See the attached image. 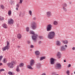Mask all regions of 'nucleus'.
Returning a JSON list of instances; mask_svg holds the SVG:
<instances>
[{
	"instance_id": "obj_1",
	"label": "nucleus",
	"mask_w": 75,
	"mask_h": 75,
	"mask_svg": "<svg viewBox=\"0 0 75 75\" xmlns=\"http://www.w3.org/2000/svg\"><path fill=\"white\" fill-rule=\"evenodd\" d=\"M55 35V33L54 31L50 32L48 35V37L49 39H53L54 38V36Z\"/></svg>"
},
{
	"instance_id": "obj_2",
	"label": "nucleus",
	"mask_w": 75,
	"mask_h": 75,
	"mask_svg": "<svg viewBox=\"0 0 75 75\" xmlns=\"http://www.w3.org/2000/svg\"><path fill=\"white\" fill-rule=\"evenodd\" d=\"M30 34H33V35H32V40H34V41H35L37 38L38 35H37V34H35V33H34L33 31H30Z\"/></svg>"
},
{
	"instance_id": "obj_3",
	"label": "nucleus",
	"mask_w": 75,
	"mask_h": 75,
	"mask_svg": "<svg viewBox=\"0 0 75 75\" xmlns=\"http://www.w3.org/2000/svg\"><path fill=\"white\" fill-rule=\"evenodd\" d=\"M16 64V62L13 61L11 63H7V65L9 68L12 69V68H13V67H14V65Z\"/></svg>"
},
{
	"instance_id": "obj_4",
	"label": "nucleus",
	"mask_w": 75,
	"mask_h": 75,
	"mask_svg": "<svg viewBox=\"0 0 75 75\" xmlns=\"http://www.w3.org/2000/svg\"><path fill=\"white\" fill-rule=\"evenodd\" d=\"M7 45L6 46H5L2 48V50L3 51H6V50H8L10 48V42L8 41H7Z\"/></svg>"
},
{
	"instance_id": "obj_5",
	"label": "nucleus",
	"mask_w": 75,
	"mask_h": 75,
	"mask_svg": "<svg viewBox=\"0 0 75 75\" xmlns=\"http://www.w3.org/2000/svg\"><path fill=\"white\" fill-rule=\"evenodd\" d=\"M31 27L33 30H35L37 28V26H36V23L35 22H33L31 23Z\"/></svg>"
},
{
	"instance_id": "obj_6",
	"label": "nucleus",
	"mask_w": 75,
	"mask_h": 75,
	"mask_svg": "<svg viewBox=\"0 0 75 75\" xmlns=\"http://www.w3.org/2000/svg\"><path fill=\"white\" fill-rule=\"evenodd\" d=\"M61 67V65L59 63H57L55 65V68L56 69H60Z\"/></svg>"
},
{
	"instance_id": "obj_7",
	"label": "nucleus",
	"mask_w": 75,
	"mask_h": 75,
	"mask_svg": "<svg viewBox=\"0 0 75 75\" xmlns=\"http://www.w3.org/2000/svg\"><path fill=\"white\" fill-rule=\"evenodd\" d=\"M52 26L51 24L48 25L47 27V31H50L52 29Z\"/></svg>"
},
{
	"instance_id": "obj_8",
	"label": "nucleus",
	"mask_w": 75,
	"mask_h": 75,
	"mask_svg": "<svg viewBox=\"0 0 75 75\" xmlns=\"http://www.w3.org/2000/svg\"><path fill=\"white\" fill-rule=\"evenodd\" d=\"M8 23L9 24H13L14 23V20L11 18L8 19Z\"/></svg>"
},
{
	"instance_id": "obj_9",
	"label": "nucleus",
	"mask_w": 75,
	"mask_h": 75,
	"mask_svg": "<svg viewBox=\"0 0 75 75\" xmlns=\"http://www.w3.org/2000/svg\"><path fill=\"white\" fill-rule=\"evenodd\" d=\"M55 59L53 58H52L50 59V64L52 65H54L55 64V62H54Z\"/></svg>"
},
{
	"instance_id": "obj_10",
	"label": "nucleus",
	"mask_w": 75,
	"mask_h": 75,
	"mask_svg": "<svg viewBox=\"0 0 75 75\" xmlns=\"http://www.w3.org/2000/svg\"><path fill=\"white\" fill-rule=\"evenodd\" d=\"M47 16L48 17H50V16H51V12L50 11H48L47 12Z\"/></svg>"
},
{
	"instance_id": "obj_11",
	"label": "nucleus",
	"mask_w": 75,
	"mask_h": 75,
	"mask_svg": "<svg viewBox=\"0 0 75 75\" xmlns=\"http://www.w3.org/2000/svg\"><path fill=\"white\" fill-rule=\"evenodd\" d=\"M41 65L40 63H38L36 65L37 68L38 69H40V68H41Z\"/></svg>"
},
{
	"instance_id": "obj_12",
	"label": "nucleus",
	"mask_w": 75,
	"mask_h": 75,
	"mask_svg": "<svg viewBox=\"0 0 75 75\" xmlns=\"http://www.w3.org/2000/svg\"><path fill=\"white\" fill-rule=\"evenodd\" d=\"M34 59H32L30 61V65L31 66H33L34 65Z\"/></svg>"
},
{
	"instance_id": "obj_13",
	"label": "nucleus",
	"mask_w": 75,
	"mask_h": 75,
	"mask_svg": "<svg viewBox=\"0 0 75 75\" xmlns=\"http://www.w3.org/2000/svg\"><path fill=\"white\" fill-rule=\"evenodd\" d=\"M65 50H66V49L65 48V47H64V46H62L60 48L61 51H65Z\"/></svg>"
},
{
	"instance_id": "obj_14",
	"label": "nucleus",
	"mask_w": 75,
	"mask_h": 75,
	"mask_svg": "<svg viewBox=\"0 0 75 75\" xmlns=\"http://www.w3.org/2000/svg\"><path fill=\"white\" fill-rule=\"evenodd\" d=\"M62 42L65 44H68V41L67 40H62Z\"/></svg>"
},
{
	"instance_id": "obj_15",
	"label": "nucleus",
	"mask_w": 75,
	"mask_h": 75,
	"mask_svg": "<svg viewBox=\"0 0 75 75\" xmlns=\"http://www.w3.org/2000/svg\"><path fill=\"white\" fill-rule=\"evenodd\" d=\"M17 38L19 39H20L21 38V35L20 33L18 34L17 35Z\"/></svg>"
},
{
	"instance_id": "obj_16",
	"label": "nucleus",
	"mask_w": 75,
	"mask_h": 75,
	"mask_svg": "<svg viewBox=\"0 0 75 75\" xmlns=\"http://www.w3.org/2000/svg\"><path fill=\"white\" fill-rule=\"evenodd\" d=\"M35 53L36 55H40V52L38 51H35Z\"/></svg>"
},
{
	"instance_id": "obj_17",
	"label": "nucleus",
	"mask_w": 75,
	"mask_h": 75,
	"mask_svg": "<svg viewBox=\"0 0 75 75\" xmlns=\"http://www.w3.org/2000/svg\"><path fill=\"white\" fill-rule=\"evenodd\" d=\"M2 27L4 28H7V26L6 24L4 23L2 25Z\"/></svg>"
},
{
	"instance_id": "obj_18",
	"label": "nucleus",
	"mask_w": 75,
	"mask_h": 75,
	"mask_svg": "<svg viewBox=\"0 0 75 75\" xmlns=\"http://www.w3.org/2000/svg\"><path fill=\"white\" fill-rule=\"evenodd\" d=\"M56 44L57 45H60L61 44V42L60 41H57L56 42Z\"/></svg>"
},
{
	"instance_id": "obj_19",
	"label": "nucleus",
	"mask_w": 75,
	"mask_h": 75,
	"mask_svg": "<svg viewBox=\"0 0 75 75\" xmlns=\"http://www.w3.org/2000/svg\"><path fill=\"white\" fill-rule=\"evenodd\" d=\"M57 56L58 57V58H60V57H61V53L60 52H58Z\"/></svg>"
},
{
	"instance_id": "obj_20",
	"label": "nucleus",
	"mask_w": 75,
	"mask_h": 75,
	"mask_svg": "<svg viewBox=\"0 0 75 75\" xmlns=\"http://www.w3.org/2000/svg\"><path fill=\"white\" fill-rule=\"evenodd\" d=\"M27 67L28 69H33V68L31 67V66L28 65L27 66Z\"/></svg>"
},
{
	"instance_id": "obj_21",
	"label": "nucleus",
	"mask_w": 75,
	"mask_h": 75,
	"mask_svg": "<svg viewBox=\"0 0 75 75\" xmlns=\"http://www.w3.org/2000/svg\"><path fill=\"white\" fill-rule=\"evenodd\" d=\"M58 22L57 21H54L53 23V24L54 25H58Z\"/></svg>"
},
{
	"instance_id": "obj_22",
	"label": "nucleus",
	"mask_w": 75,
	"mask_h": 75,
	"mask_svg": "<svg viewBox=\"0 0 75 75\" xmlns=\"http://www.w3.org/2000/svg\"><path fill=\"white\" fill-rule=\"evenodd\" d=\"M16 71H17V72H19V71H20V69H19V66H17L16 69Z\"/></svg>"
},
{
	"instance_id": "obj_23",
	"label": "nucleus",
	"mask_w": 75,
	"mask_h": 75,
	"mask_svg": "<svg viewBox=\"0 0 75 75\" xmlns=\"http://www.w3.org/2000/svg\"><path fill=\"white\" fill-rule=\"evenodd\" d=\"M45 59V57H40V61H42V60H43V59Z\"/></svg>"
},
{
	"instance_id": "obj_24",
	"label": "nucleus",
	"mask_w": 75,
	"mask_h": 75,
	"mask_svg": "<svg viewBox=\"0 0 75 75\" xmlns=\"http://www.w3.org/2000/svg\"><path fill=\"white\" fill-rule=\"evenodd\" d=\"M24 66V63H21L19 65V67H23Z\"/></svg>"
},
{
	"instance_id": "obj_25",
	"label": "nucleus",
	"mask_w": 75,
	"mask_h": 75,
	"mask_svg": "<svg viewBox=\"0 0 75 75\" xmlns=\"http://www.w3.org/2000/svg\"><path fill=\"white\" fill-rule=\"evenodd\" d=\"M26 30L27 32H28L30 31V28L28 27H27L26 28Z\"/></svg>"
},
{
	"instance_id": "obj_26",
	"label": "nucleus",
	"mask_w": 75,
	"mask_h": 75,
	"mask_svg": "<svg viewBox=\"0 0 75 75\" xmlns=\"http://www.w3.org/2000/svg\"><path fill=\"white\" fill-rule=\"evenodd\" d=\"M3 62L4 63H6V62H7V60L6 59H4L3 60Z\"/></svg>"
},
{
	"instance_id": "obj_27",
	"label": "nucleus",
	"mask_w": 75,
	"mask_h": 75,
	"mask_svg": "<svg viewBox=\"0 0 75 75\" xmlns=\"http://www.w3.org/2000/svg\"><path fill=\"white\" fill-rule=\"evenodd\" d=\"M8 14L9 16H10L11 14V11L10 10L9 11H8Z\"/></svg>"
},
{
	"instance_id": "obj_28",
	"label": "nucleus",
	"mask_w": 75,
	"mask_h": 75,
	"mask_svg": "<svg viewBox=\"0 0 75 75\" xmlns=\"http://www.w3.org/2000/svg\"><path fill=\"white\" fill-rule=\"evenodd\" d=\"M41 44H42V41H41V40L39 41L38 42V44H39V45H40Z\"/></svg>"
},
{
	"instance_id": "obj_29",
	"label": "nucleus",
	"mask_w": 75,
	"mask_h": 75,
	"mask_svg": "<svg viewBox=\"0 0 75 75\" xmlns=\"http://www.w3.org/2000/svg\"><path fill=\"white\" fill-rule=\"evenodd\" d=\"M63 8L64 11H65V12H66V11H67V9L65 8V7H63Z\"/></svg>"
},
{
	"instance_id": "obj_30",
	"label": "nucleus",
	"mask_w": 75,
	"mask_h": 75,
	"mask_svg": "<svg viewBox=\"0 0 75 75\" xmlns=\"http://www.w3.org/2000/svg\"><path fill=\"white\" fill-rule=\"evenodd\" d=\"M66 73L67 74V75H69V70H67Z\"/></svg>"
},
{
	"instance_id": "obj_31",
	"label": "nucleus",
	"mask_w": 75,
	"mask_h": 75,
	"mask_svg": "<svg viewBox=\"0 0 75 75\" xmlns=\"http://www.w3.org/2000/svg\"><path fill=\"white\" fill-rule=\"evenodd\" d=\"M4 20V18L2 17L1 18V17L0 16V20Z\"/></svg>"
},
{
	"instance_id": "obj_32",
	"label": "nucleus",
	"mask_w": 75,
	"mask_h": 75,
	"mask_svg": "<svg viewBox=\"0 0 75 75\" xmlns=\"http://www.w3.org/2000/svg\"><path fill=\"white\" fill-rule=\"evenodd\" d=\"M3 56H0V61H1V59L2 58H3Z\"/></svg>"
},
{
	"instance_id": "obj_33",
	"label": "nucleus",
	"mask_w": 75,
	"mask_h": 75,
	"mask_svg": "<svg viewBox=\"0 0 75 75\" xmlns=\"http://www.w3.org/2000/svg\"><path fill=\"white\" fill-rule=\"evenodd\" d=\"M29 14L30 16L32 15V11H29Z\"/></svg>"
},
{
	"instance_id": "obj_34",
	"label": "nucleus",
	"mask_w": 75,
	"mask_h": 75,
	"mask_svg": "<svg viewBox=\"0 0 75 75\" xmlns=\"http://www.w3.org/2000/svg\"><path fill=\"white\" fill-rule=\"evenodd\" d=\"M67 4L65 3H64V5H63V7H67Z\"/></svg>"
},
{
	"instance_id": "obj_35",
	"label": "nucleus",
	"mask_w": 75,
	"mask_h": 75,
	"mask_svg": "<svg viewBox=\"0 0 75 75\" xmlns=\"http://www.w3.org/2000/svg\"><path fill=\"white\" fill-rule=\"evenodd\" d=\"M8 74H9V75H12V74H13V73H12L11 71H9L8 72Z\"/></svg>"
},
{
	"instance_id": "obj_36",
	"label": "nucleus",
	"mask_w": 75,
	"mask_h": 75,
	"mask_svg": "<svg viewBox=\"0 0 75 75\" xmlns=\"http://www.w3.org/2000/svg\"><path fill=\"white\" fill-rule=\"evenodd\" d=\"M1 7L2 9H3L4 8V6H3V5L1 6Z\"/></svg>"
},
{
	"instance_id": "obj_37",
	"label": "nucleus",
	"mask_w": 75,
	"mask_h": 75,
	"mask_svg": "<svg viewBox=\"0 0 75 75\" xmlns=\"http://www.w3.org/2000/svg\"><path fill=\"white\" fill-rule=\"evenodd\" d=\"M34 45H31L30 46V48H34Z\"/></svg>"
},
{
	"instance_id": "obj_38",
	"label": "nucleus",
	"mask_w": 75,
	"mask_h": 75,
	"mask_svg": "<svg viewBox=\"0 0 75 75\" xmlns=\"http://www.w3.org/2000/svg\"><path fill=\"white\" fill-rule=\"evenodd\" d=\"M20 2H19V3L20 4H22V1H23V0H20Z\"/></svg>"
},
{
	"instance_id": "obj_39",
	"label": "nucleus",
	"mask_w": 75,
	"mask_h": 75,
	"mask_svg": "<svg viewBox=\"0 0 75 75\" xmlns=\"http://www.w3.org/2000/svg\"><path fill=\"white\" fill-rule=\"evenodd\" d=\"M39 38H40V40H41V39H42V36H40Z\"/></svg>"
},
{
	"instance_id": "obj_40",
	"label": "nucleus",
	"mask_w": 75,
	"mask_h": 75,
	"mask_svg": "<svg viewBox=\"0 0 75 75\" xmlns=\"http://www.w3.org/2000/svg\"><path fill=\"white\" fill-rule=\"evenodd\" d=\"M71 67V64H69V65L68 67V68H70V67Z\"/></svg>"
},
{
	"instance_id": "obj_41",
	"label": "nucleus",
	"mask_w": 75,
	"mask_h": 75,
	"mask_svg": "<svg viewBox=\"0 0 75 75\" xmlns=\"http://www.w3.org/2000/svg\"><path fill=\"white\" fill-rule=\"evenodd\" d=\"M16 7H18V8L19 7V4H16Z\"/></svg>"
},
{
	"instance_id": "obj_42",
	"label": "nucleus",
	"mask_w": 75,
	"mask_h": 75,
	"mask_svg": "<svg viewBox=\"0 0 75 75\" xmlns=\"http://www.w3.org/2000/svg\"><path fill=\"white\" fill-rule=\"evenodd\" d=\"M4 71V70L3 69H1L0 70V71Z\"/></svg>"
},
{
	"instance_id": "obj_43",
	"label": "nucleus",
	"mask_w": 75,
	"mask_h": 75,
	"mask_svg": "<svg viewBox=\"0 0 75 75\" xmlns=\"http://www.w3.org/2000/svg\"><path fill=\"white\" fill-rule=\"evenodd\" d=\"M28 44H30L31 43V42L30 41H28Z\"/></svg>"
},
{
	"instance_id": "obj_44",
	"label": "nucleus",
	"mask_w": 75,
	"mask_h": 75,
	"mask_svg": "<svg viewBox=\"0 0 75 75\" xmlns=\"http://www.w3.org/2000/svg\"><path fill=\"white\" fill-rule=\"evenodd\" d=\"M72 50H75V47H74L72 48Z\"/></svg>"
},
{
	"instance_id": "obj_45",
	"label": "nucleus",
	"mask_w": 75,
	"mask_h": 75,
	"mask_svg": "<svg viewBox=\"0 0 75 75\" xmlns=\"http://www.w3.org/2000/svg\"><path fill=\"white\" fill-rule=\"evenodd\" d=\"M34 20H36V18L35 17H34L33 18Z\"/></svg>"
},
{
	"instance_id": "obj_46",
	"label": "nucleus",
	"mask_w": 75,
	"mask_h": 75,
	"mask_svg": "<svg viewBox=\"0 0 75 75\" xmlns=\"http://www.w3.org/2000/svg\"><path fill=\"white\" fill-rule=\"evenodd\" d=\"M2 65V63H0V66H1Z\"/></svg>"
},
{
	"instance_id": "obj_47",
	"label": "nucleus",
	"mask_w": 75,
	"mask_h": 75,
	"mask_svg": "<svg viewBox=\"0 0 75 75\" xmlns=\"http://www.w3.org/2000/svg\"><path fill=\"white\" fill-rule=\"evenodd\" d=\"M16 10H18V7H17L16 8Z\"/></svg>"
},
{
	"instance_id": "obj_48",
	"label": "nucleus",
	"mask_w": 75,
	"mask_h": 75,
	"mask_svg": "<svg viewBox=\"0 0 75 75\" xmlns=\"http://www.w3.org/2000/svg\"><path fill=\"white\" fill-rule=\"evenodd\" d=\"M18 48H20V46H18Z\"/></svg>"
},
{
	"instance_id": "obj_49",
	"label": "nucleus",
	"mask_w": 75,
	"mask_h": 75,
	"mask_svg": "<svg viewBox=\"0 0 75 75\" xmlns=\"http://www.w3.org/2000/svg\"><path fill=\"white\" fill-rule=\"evenodd\" d=\"M65 47L66 48H67V47H68V46H67V45H65Z\"/></svg>"
},
{
	"instance_id": "obj_50",
	"label": "nucleus",
	"mask_w": 75,
	"mask_h": 75,
	"mask_svg": "<svg viewBox=\"0 0 75 75\" xmlns=\"http://www.w3.org/2000/svg\"><path fill=\"white\" fill-rule=\"evenodd\" d=\"M64 62H66V60H64Z\"/></svg>"
},
{
	"instance_id": "obj_51",
	"label": "nucleus",
	"mask_w": 75,
	"mask_h": 75,
	"mask_svg": "<svg viewBox=\"0 0 75 75\" xmlns=\"http://www.w3.org/2000/svg\"><path fill=\"white\" fill-rule=\"evenodd\" d=\"M73 74L71 73V75H73Z\"/></svg>"
}]
</instances>
